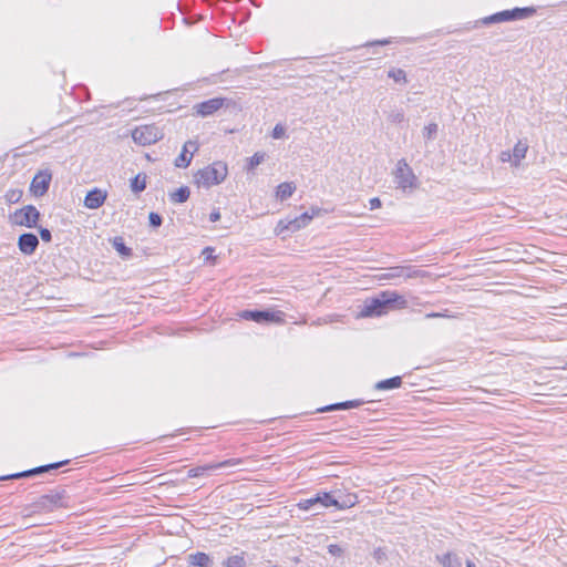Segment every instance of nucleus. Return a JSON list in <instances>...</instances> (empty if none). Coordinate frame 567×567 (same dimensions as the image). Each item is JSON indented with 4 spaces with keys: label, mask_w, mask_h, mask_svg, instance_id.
I'll list each match as a JSON object with an SVG mask.
<instances>
[{
    "label": "nucleus",
    "mask_w": 567,
    "mask_h": 567,
    "mask_svg": "<svg viewBox=\"0 0 567 567\" xmlns=\"http://www.w3.org/2000/svg\"><path fill=\"white\" fill-rule=\"evenodd\" d=\"M406 299L395 291H382L378 297L368 299L360 312L362 317H378L394 308H405Z\"/></svg>",
    "instance_id": "nucleus-1"
},
{
    "label": "nucleus",
    "mask_w": 567,
    "mask_h": 567,
    "mask_svg": "<svg viewBox=\"0 0 567 567\" xmlns=\"http://www.w3.org/2000/svg\"><path fill=\"white\" fill-rule=\"evenodd\" d=\"M228 169L227 165L224 162H214L212 165H208L202 169H199L195 175V183L204 188H210L214 185H218L225 181L227 177Z\"/></svg>",
    "instance_id": "nucleus-2"
},
{
    "label": "nucleus",
    "mask_w": 567,
    "mask_h": 567,
    "mask_svg": "<svg viewBox=\"0 0 567 567\" xmlns=\"http://www.w3.org/2000/svg\"><path fill=\"white\" fill-rule=\"evenodd\" d=\"M163 137V132L156 125H141L132 132L133 141L142 146L156 143Z\"/></svg>",
    "instance_id": "nucleus-3"
},
{
    "label": "nucleus",
    "mask_w": 567,
    "mask_h": 567,
    "mask_svg": "<svg viewBox=\"0 0 567 567\" xmlns=\"http://www.w3.org/2000/svg\"><path fill=\"white\" fill-rule=\"evenodd\" d=\"M64 496V491H53L41 495L32 505L33 512H52L55 508L63 507Z\"/></svg>",
    "instance_id": "nucleus-4"
},
{
    "label": "nucleus",
    "mask_w": 567,
    "mask_h": 567,
    "mask_svg": "<svg viewBox=\"0 0 567 567\" xmlns=\"http://www.w3.org/2000/svg\"><path fill=\"white\" fill-rule=\"evenodd\" d=\"M10 219L14 225L33 228L37 226L40 219V212L35 208V206L27 205L20 209H17L10 216Z\"/></svg>",
    "instance_id": "nucleus-5"
},
{
    "label": "nucleus",
    "mask_w": 567,
    "mask_h": 567,
    "mask_svg": "<svg viewBox=\"0 0 567 567\" xmlns=\"http://www.w3.org/2000/svg\"><path fill=\"white\" fill-rule=\"evenodd\" d=\"M241 464H244L243 458H228V460H225L221 462L208 463V464H204V465H199V466L190 468L187 472V476L189 478H194V477H199V476H204V475H210L216 470L238 466Z\"/></svg>",
    "instance_id": "nucleus-6"
},
{
    "label": "nucleus",
    "mask_w": 567,
    "mask_h": 567,
    "mask_svg": "<svg viewBox=\"0 0 567 567\" xmlns=\"http://www.w3.org/2000/svg\"><path fill=\"white\" fill-rule=\"evenodd\" d=\"M394 181L398 187L403 190L416 187V176L405 159L398 162L394 171Z\"/></svg>",
    "instance_id": "nucleus-7"
},
{
    "label": "nucleus",
    "mask_w": 567,
    "mask_h": 567,
    "mask_svg": "<svg viewBox=\"0 0 567 567\" xmlns=\"http://www.w3.org/2000/svg\"><path fill=\"white\" fill-rule=\"evenodd\" d=\"M240 317L257 323L282 322V312L270 310H244Z\"/></svg>",
    "instance_id": "nucleus-8"
},
{
    "label": "nucleus",
    "mask_w": 567,
    "mask_h": 567,
    "mask_svg": "<svg viewBox=\"0 0 567 567\" xmlns=\"http://www.w3.org/2000/svg\"><path fill=\"white\" fill-rule=\"evenodd\" d=\"M425 272L421 269H416L410 266H395L388 269L385 274L381 276V279L394 280L399 278L411 279L422 278Z\"/></svg>",
    "instance_id": "nucleus-9"
},
{
    "label": "nucleus",
    "mask_w": 567,
    "mask_h": 567,
    "mask_svg": "<svg viewBox=\"0 0 567 567\" xmlns=\"http://www.w3.org/2000/svg\"><path fill=\"white\" fill-rule=\"evenodd\" d=\"M69 463H70L69 460H64V461H60V462H55V463H51V464H47V465H41V466L34 467V468H31V470H27V471H23V472H19V473L1 476L0 481H3V480H18V478H22V477H30V476H33V475H37V474H42V473H45V472H50L52 470H58V468H60V467H62V466H64V465H66Z\"/></svg>",
    "instance_id": "nucleus-10"
},
{
    "label": "nucleus",
    "mask_w": 567,
    "mask_h": 567,
    "mask_svg": "<svg viewBox=\"0 0 567 567\" xmlns=\"http://www.w3.org/2000/svg\"><path fill=\"white\" fill-rule=\"evenodd\" d=\"M225 104V99L223 97H214L194 105V110L196 114L206 117L213 115L215 112L220 110Z\"/></svg>",
    "instance_id": "nucleus-11"
},
{
    "label": "nucleus",
    "mask_w": 567,
    "mask_h": 567,
    "mask_svg": "<svg viewBox=\"0 0 567 567\" xmlns=\"http://www.w3.org/2000/svg\"><path fill=\"white\" fill-rule=\"evenodd\" d=\"M51 178L52 176L48 172H39L35 174L30 186V189L34 196H43L48 192Z\"/></svg>",
    "instance_id": "nucleus-12"
},
{
    "label": "nucleus",
    "mask_w": 567,
    "mask_h": 567,
    "mask_svg": "<svg viewBox=\"0 0 567 567\" xmlns=\"http://www.w3.org/2000/svg\"><path fill=\"white\" fill-rule=\"evenodd\" d=\"M198 150V145L194 141H187L184 146L182 153L176 157L174 164L176 167L186 168L189 166L194 153Z\"/></svg>",
    "instance_id": "nucleus-13"
},
{
    "label": "nucleus",
    "mask_w": 567,
    "mask_h": 567,
    "mask_svg": "<svg viewBox=\"0 0 567 567\" xmlns=\"http://www.w3.org/2000/svg\"><path fill=\"white\" fill-rule=\"evenodd\" d=\"M39 246V238L33 233H23L18 238V247L24 255H32Z\"/></svg>",
    "instance_id": "nucleus-14"
},
{
    "label": "nucleus",
    "mask_w": 567,
    "mask_h": 567,
    "mask_svg": "<svg viewBox=\"0 0 567 567\" xmlns=\"http://www.w3.org/2000/svg\"><path fill=\"white\" fill-rule=\"evenodd\" d=\"M106 199V193L100 188L90 190L84 198V206L90 209L100 208Z\"/></svg>",
    "instance_id": "nucleus-15"
},
{
    "label": "nucleus",
    "mask_w": 567,
    "mask_h": 567,
    "mask_svg": "<svg viewBox=\"0 0 567 567\" xmlns=\"http://www.w3.org/2000/svg\"><path fill=\"white\" fill-rule=\"evenodd\" d=\"M436 560L442 565V567H462L461 557L453 551L436 555Z\"/></svg>",
    "instance_id": "nucleus-16"
},
{
    "label": "nucleus",
    "mask_w": 567,
    "mask_h": 567,
    "mask_svg": "<svg viewBox=\"0 0 567 567\" xmlns=\"http://www.w3.org/2000/svg\"><path fill=\"white\" fill-rule=\"evenodd\" d=\"M188 563L197 567H213L214 563L210 556L203 551L188 555Z\"/></svg>",
    "instance_id": "nucleus-17"
},
{
    "label": "nucleus",
    "mask_w": 567,
    "mask_h": 567,
    "mask_svg": "<svg viewBox=\"0 0 567 567\" xmlns=\"http://www.w3.org/2000/svg\"><path fill=\"white\" fill-rule=\"evenodd\" d=\"M301 228H303V225L301 224V220L299 219L298 216L292 219L280 220L277 225V230L279 234L284 231L295 233L300 230Z\"/></svg>",
    "instance_id": "nucleus-18"
},
{
    "label": "nucleus",
    "mask_w": 567,
    "mask_h": 567,
    "mask_svg": "<svg viewBox=\"0 0 567 567\" xmlns=\"http://www.w3.org/2000/svg\"><path fill=\"white\" fill-rule=\"evenodd\" d=\"M363 404L362 400H349L344 402L333 403L327 406H323L319 409V412H329V411H336V410H348L353 408H359Z\"/></svg>",
    "instance_id": "nucleus-19"
},
{
    "label": "nucleus",
    "mask_w": 567,
    "mask_h": 567,
    "mask_svg": "<svg viewBox=\"0 0 567 567\" xmlns=\"http://www.w3.org/2000/svg\"><path fill=\"white\" fill-rule=\"evenodd\" d=\"M402 385V378L401 377H393L390 379L381 380L375 383L374 388L379 391H388L398 389Z\"/></svg>",
    "instance_id": "nucleus-20"
},
{
    "label": "nucleus",
    "mask_w": 567,
    "mask_h": 567,
    "mask_svg": "<svg viewBox=\"0 0 567 567\" xmlns=\"http://www.w3.org/2000/svg\"><path fill=\"white\" fill-rule=\"evenodd\" d=\"M112 246L124 259H128L133 255L132 249L125 245L123 238L120 236L114 237V239L112 240Z\"/></svg>",
    "instance_id": "nucleus-21"
},
{
    "label": "nucleus",
    "mask_w": 567,
    "mask_h": 567,
    "mask_svg": "<svg viewBox=\"0 0 567 567\" xmlns=\"http://www.w3.org/2000/svg\"><path fill=\"white\" fill-rule=\"evenodd\" d=\"M296 190V186L292 183H281L277 186L276 197L281 202L292 196Z\"/></svg>",
    "instance_id": "nucleus-22"
},
{
    "label": "nucleus",
    "mask_w": 567,
    "mask_h": 567,
    "mask_svg": "<svg viewBox=\"0 0 567 567\" xmlns=\"http://www.w3.org/2000/svg\"><path fill=\"white\" fill-rule=\"evenodd\" d=\"M505 21H512L511 10L499 11L492 16L485 17L482 20V22L484 24H492V23H498V22H505Z\"/></svg>",
    "instance_id": "nucleus-23"
},
{
    "label": "nucleus",
    "mask_w": 567,
    "mask_h": 567,
    "mask_svg": "<svg viewBox=\"0 0 567 567\" xmlns=\"http://www.w3.org/2000/svg\"><path fill=\"white\" fill-rule=\"evenodd\" d=\"M317 498H320L318 504L321 505V507H337V505H339V498H336L331 493L328 492L317 493Z\"/></svg>",
    "instance_id": "nucleus-24"
},
{
    "label": "nucleus",
    "mask_w": 567,
    "mask_h": 567,
    "mask_svg": "<svg viewBox=\"0 0 567 567\" xmlns=\"http://www.w3.org/2000/svg\"><path fill=\"white\" fill-rule=\"evenodd\" d=\"M535 12H536V9L533 7L514 8L511 10L512 21L529 18Z\"/></svg>",
    "instance_id": "nucleus-25"
},
{
    "label": "nucleus",
    "mask_w": 567,
    "mask_h": 567,
    "mask_svg": "<svg viewBox=\"0 0 567 567\" xmlns=\"http://www.w3.org/2000/svg\"><path fill=\"white\" fill-rule=\"evenodd\" d=\"M190 195V190L187 186H182L178 189H176L174 193L169 194V199L172 203H185Z\"/></svg>",
    "instance_id": "nucleus-26"
},
{
    "label": "nucleus",
    "mask_w": 567,
    "mask_h": 567,
    "mask_svg": "<svg viewBox=\"0 0 567 567\" xmlns=\"http://www.w3.org/2000/svg\"><path fill=\"white\" fill-rule=\"evenodd\" d=\"M146 178L145 174H137L135 177L131 179V189L135 194L143 192L146 188Z\"/></svg>",
    "instance_id": "nucleus-27"
},
{
    "label": "nucleus",
    "mask_w": 567,
    "mask_h": 567,
    "mask_svg": "<svg viewBox=\"0 0 567 567\" xmlns=\"http://www.w3.org/2000/svg\"><path fill=\"white\" fill-rule=\"evenodd\" d=\"M528 146L526 143L518 142L513 150V157L515 159V164L517 165L523 158H525Z\"/></svg>",
    "instance_id": "nucleus-28"
},
{
    "label": "nucleus",
    "mask_w": 567,
    "mask_h": 567,
    "mask_svg": "<svg viewBox=\"0 0 567 567\" xmlns=\"http://www.w3.org/2000/svg\"><path fill=\"white\" fill-rule=\"evenodd\" d=\"M223 565L225 567H245L246 561H245L244 554H241V555H234V556L228 557L223 563Z\"/></svg>",
    "instance_id": "nucleus-29"
},
{
    "label": "nucleus",
    "mask_w": 567,
    "mask_h": 567,
    "mask_svg": "<svg viewBox=\"0 0 567 567\" xmlns=\"http://www.w3.org/2000/svg\"><path fill=\"white\" fill-rule=\"evenodd\" d=\"M358 502L357 495L348 494L341 501L339 499V505H337L338 509H346L354 506Z\"/></svg>",
    "instance_id": "nucleus-30"
},
{
    "label": "nucleus",
    "mask_w": 567,
    "mask_h": 567,
    "mask_svg": "<svg viewBox=\"0 0 567 567\" xmlns=\"http://www.w3.org/2000/svg\"><path fill=\"white\" fill-rule=\"evenodd\" d=\"M265 159V153L257 152L248 158L247 171H254Z\"/></svg>",
    "instance_id": "nucleus-31"
},
{
    "label": "nucleus",
    "mask_w": 567,
    "mask_h": 567,
    "mask_svg": "<svg viewBox=\"0 0 567 567\" xmlns=\"http://www.w3.org/2000/svg\"><path fill=\"white\" fill-rule=\"evenodd\" d=\"M388 76L393 79L395 82H403L406 83V73L402 69H391L388 72Z\"/></svg>",
    "instance_id": "nucleus-32"
},
{
    "label": "nucleus",
    "mask_w": 567,
    "mask_h": 567,
    "mask_svg": "<svg viewBox=\"0 0 567 567\" xmlns=\"http://www.w3.org/2000/svg\"><path fill=\"white\" fill-rule=\"evenodd\" d=\"M437 128H439V126L436 123H430L422 131L423 137L427 141L433 140L437 133Z\"/></svg>",
    "instance_id": "nucleus-33"
},
{
    "label": "nucleus",
    "mask_w": 567,
    "mask_h": 567,
    "mask_svg": "<svg viewBox=\"0 0 567 567\" xmlns=\"http://www.w3.org/2000/svg\"><path fill=\"white\" fill-rule=\"evenodd\" d=\"M404 120H405V116H404V113L402 110H392L388 114V121L391 123L401 124L402 122H404Z\"/></svg>",
    "instance_id": "nucleus-34"
},
{
    "label": "nucleus",
    "mask_w": 567,
    "mask_h": 567,
    "mask_svg": "<svg viewBox=\"0 0 567 567\" xmlns=\"http://www.w3.org/2000/svg\"><path fill=\"white\" fill-rule=\"evenodd\" d=\"M320 498H317V495L315 497H311V498H307V499H302L298 503V507L300 509H303V511H310L311 508H313L316 505H318V501Z\"/></svg>",
    "instance_id": "nucleus-35"
},
{
    "label": "nucleus",
    "mask_w": 567,
    "mask_h": 567,
    "mask_svg": "<svg viewBox=\"0 0 567 567\" xmlns=\"http://www.w3.org/2000/svg\"><path fill=\"white\" fill-rule=\"evenodd\" d=\"M318 213H319V208H316V209H315V208H312V213H311V214H309L308 212H306V213L301 214V215H300V216H298V217H299V219L301 220V224L303 225V227H306V226L310 223V220L313 218V216H315L316 214H318Z\"/></svg>",
    "instance_id": "nucleus-36"
},
{
    "label": "nucleus",
    "mask_w": 567,
    "mask_h": 567,
    "mask_svg": "<svg viewBox=\"0 0 567 567\" xmlns=\"http://www.w3.org/2000/svg\"><path fill=\"white\" fill-rule=\"evenodd\" d=\"M148 220H150V225L154 228L159 227L163 223L162 216L154 212L150 213Z\"/></svg>",
    "instance_id": "nucleus-37"
},
{
    "label": "nucleus",
    "mask_w": 567,
    "mask_h": 567,
    "mask_svg": "<svg viewBox=\"0 0 567 567\" xmlns=\"http://www.w3.org/2000/svg\"><path fill=\"white\" fill-rule=\"evenodd\" d=\"M328 553L331 554L332 556H341L343 554V549L341 546L337 544H330L328 546Z\"/></svg>",
    "instance_id": "nucleus-38"
},
{
    "label": "nucleus",
    "mask_w": 567,
    "mask_h": 567,
    "mask_svg": "<svg viewBox=\"0 0 567 567\" xmlns=\"http://www.w3.org/2000/svg\"><path fill=\"white\" fill-rule=\"evenodd\" d=\"M39 234L43 241L50 243L52 240V234L48 228L40 227Z\"/></svg>",
    "instance_id": "nucleus-39"
},
{
    "label": "nucleus",
    "mask_w": 567,
    "mask_h": 567,
    "mask_svg": "<svg viewBox=\"0 0 567 567\" xmlns=\"http://www.w3.org/2000/svg\"><path fill=\"white\" fill-rule=\"evenodd\" d=\"M285 127L280 124H277L272 130V137L278 140L285 135Z\"/></svg>",
    "instance_id": "nucleus-40"
},
{
    "label": "nucleus",
    "mask_w": 567,
    "mask_h": 567,
    "mask_svg": "<svg viewBox=\"0 0 567 567\" xmlns=\"http://www.w3.org/2000/svg\"><path fill=\"white\" fill-rule=\"evenodd\" d=\"M369 204H370V209L371 210H374V209H378L381 207L382 203L380 200V198L378 197H373L369 200Z\"/></svg>",
    "instance_id": "nucleus-41"
},
{
    "label": "nucleus",
    "mask_w": 567,
    "mask_h": 567,
    "mask_svg": "<svg viewBox=\"0 0 567 567\" xmlns=\"http://www.w3.org/2000/svg\"><path fill=\"white\" fill-rule=\"evenodd\" d=\"M21 196V192L12 190L10 194H8L9 202H18Z\"/></svg>",
    "instance_id": "nucleus-42"
},
{
    "label": "nucleus",
    "mask_w": 567,
    "mask_h": 567,
    "mask_svg": "<svg viewBox=\"0 0 567 567\" xmlns=\"http://www.w3.org/2000/svg\"><path fill=\"white\" fill-rule=\"evenodd\" d=\"M220 219V213L218 209H214L209 215V220L212 223H216Z\"/></svg>",
    "instance_id": "nucleus-43"
},
{
    "label": "nucleus",
    "mask_w": 567,
    "mask_h": 567,
    "mask_svg": "<svg viewBox=\"0 0 567 567\" xmlns=\"http://www.w3.org/2000/svg\"><path fill=\"white\" fill-rule=\"evenodd\" d=\"M390 42L391 41L389 39H383V40H377V41H373V42H369V43H367V45H386Z\"/></svg>",
    "instance_id": "nucleus-44"
},
{
    "label": "nucleus",
    "mask_w": 567,
    "mask_h": 567,
    "mask_svg": "<svg viewBox=\"0 0 567 567\" xmlns=\"http://www.w3.org/2000/svg\"><path fill=\"white\" fill-rule=\"evenodd\" d=\"M443 317H450V316L445 315V313H441V312H431V313L425 315V318H427V319L443 318Z\"/></svg>",
    "instance_id": "nucleus-45"
},
{
    "label": "nucleus",
    "mask_w": 567,
    "mask_h": 567,
    "mask_svg": "<svg viewBox=\"0 0 567 567\" xmlns=\"http://www.w3.org/2000/svg\"><path fill=\"white\" fill-rule=\"evenodd\" d=\"M511 156H512V155H511L509 153H505V152H503V153H502V161H503V162H506V161L511 159Z\"/></svg>",
    "instance_id": "nucleus-46"
},
{
    "label": "nucleus",
    "mask_w": 567,
    "mask_h": 567,
    "mask_svg": "<svg viewBox=\"0 0 567 567\" xmlns=\"http://www.w3.org/2000/svg\"><path fill=\"white\" fill-rule=\"evenodd\" d=\"M466 567H476L472 560H466Z\"/></svg>",
    "instance_id": "nucleus-47"
},
{
    "label": "nucleus",
    "mask_w": 567,
    "mask_h": 567,
    "mask_svg": "<svg viewBox=\"0 0 567 567\" xmlns=\"http://www.w3.org/2000/svg\"><path fill=\"white\" fill-rule=\"evenodd\" d=\"M565 369H567V362H566Z\"/></svg>",
    "instance_id": "nucleus-48"
}]
</instances>
